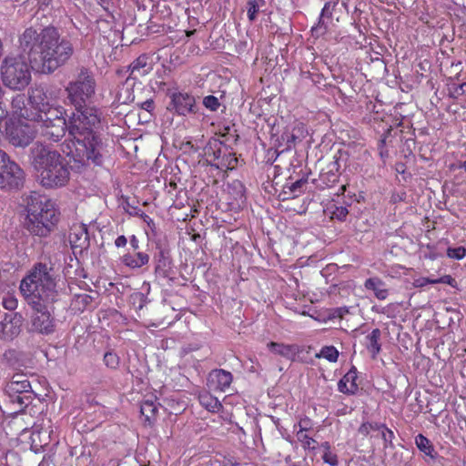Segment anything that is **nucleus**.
I'll return each instance as SVG.
<instances>
[{"mask_svg":"<svg viewBox=\"0 0 466 466\" xmlns=\"http://www.w3.org/2000/svg\"><path fill=\"white\" fill-rule=\"evenodd\" d=\"M102 113L97 107L74 111L67 120L43 119L37 123V132L46 139L57 142L68 132L61 150L81 166L103 162L105 147L100 135Z\"/></svg>","mask_w":466,"mask_h":466,"instance_id":"nucleus-1","label":"nucleus"},{"mask_svg":"<svg viewBox=\"0 0 466 466\" xmlns=\"http://www.w3.org/2000/svg\"><path fill=\"white\" fill-rule=\"evenodd\" d=\"M19 290L33 312L28 322L29 332L48 336L56 332L57 320L49 305L58 299L54 268L46 263H35L22 279Z\"/></svg>","mask_w":466,"mask_h":466,"instance_id":"nucleus-2","label":"nucleus"},{"mask_svg":"<svg viewBox=\"0 0 466 466\" xmlns=\"http://www.w3.org/2000/svg\"><path fill=\"white\" fill-rule=\"evenodd\" d=\"M19 48L26 56L32 69L51 74L73 55V46L61 37L58 31L48 26L38 31L30 26L19 35Z\"/></svg>","mask_w":466,"mask_h":466,"instance_id":"nucleus-3","label":"nucleus"},{"mask_svg":"<svg viewBox=\"0 0 466 466\" xmlns=\"http://www.w3.org/2000/svg\"><path fill=\"white\" fill-rule=\"evenodd\" d=\"M32 157L39 183L44 187L57 188L67 184L70 171L59 152L42 144H35L32 148Z\"/></svg>","mask_w":466,"mask_h":466,"instance_id":"nucleus-4","label":"nucleus"},{"mask_svg":"<svg viewBox=\"0 0 466 466\" xmlns=\"http://www.w3.org/2000/svg\"><path fill=\"white\" fill-rule=\"evenodd\" d=\"M26 212L28 229L37 236H46L58 221L55 203L36 192L26 198Z\"/></svg>","mask_w":466,"mask_h":466,"instance_id":"nucleus-5","label":"nucleus"},{"mask_svg":"<svg viewBox=\"0 0 466 466\" xmlns=\"http://www.w3.org/2000/svg\"><path fill=\"white\" fill-rule=\"evenodd\" d=\"M31 68L23 56L5 57L1 65L3 84L13 90H24L31 82Z\"/></svg>","mask_w":466,"mask_h":466,"instance_id":"nucleus-6","label":"nucleus"},{"mask_svg":"<svg viewBox=\"0 0 466 466\" xmlns=\"http://www.w3.org/2000/svg\"><path fill=\"white\" fill-rule=\"evenodd\" d=\"M96 80L93 74L86 68H82L76 80L71 81L66 88L67 98L76 110H84L86 103L96 93Z\"/></svg>","mask_w":466,"mask_h":466,"instance_id":"nucleus-7","label":"nucleus"},{"mask_svg":"<svg viewBox=\"0 0 466 466\" xmlns=\"http://www.w3.org/2000/svg\"><path fill=\"white\" fill-rule=\"evenodd\" d=\"M35 132L36 128L30 120L11 118L6 123V137L15 147L28 146L34 139Z\"/></svg>","mask_w":466,"mask_h":466,"instance_id":"nucleus-8","label":"nucleus"},{"mask_svg":"<svg viewBox=\"0 0 466 466\" xmlns=\"http://www.w3.org/2000/svg\"><path fill=\"white\" fill-rule=\"evenodd\" d=\"M25 181V172L10 157H7L5 165L0 169V187L5 189L19 188Z\"/></svg>","mask_w":466,"mask_h":466,"instance_id":"nucleus-9","label":"nucleus"},{"mask_svg":"<svg viewBox=\"0 0 466 466\" xmlns=\"http://www.w3.org/2000/svg\"><path fill=\"white\" fill-rule=\"evenodd\" d=\"M233 381V375L231 372L222 370L215 369L211 370L207 379V385L212 391L225 392Z\"/></svg>","mask_w":466,"mask_h":466,"instance_id":"nucleus-10","label":"nucleus"},{"mask_svg":"<svg viewBox=\"0 0 466 466\" xmlns=\"http://www.w3.org/2000/svg\"><path fill=\"white\" fill-rule=\"evenodd\" d=\"M195 105V98L187 93H174L171 96L169 109L175 110L177 115L186 116L192 112Z\"/></svg>","mask_w":466,"mask_h":466,"instance_id":"nucleus-11","label":"nucleus"},{"mask_svg":"<svg viewBox=\"0 0 466 466\" xmlns=\"http://www.w3.org/2000/svg\"><path fill=\"white\" fill-rule=\"evenodd\" d=\"M22 315L19 313L5 314L4 321L0 322V329L5 339H13L20 332Z\"/></svg>","mask_w":466,"mask_h":466,"instance_id":"nucleus-12","label":"nucleus"},{"mask_svg":"<svg viewBox=\"0 0 466 466\" xmlns=\"http://www.w3.org/2000/svg\"><path fill=\"white\" fill-rule=\"evenodd\" d=\"M68 239L73 248H86L89 245V235L86 225H73L69 231Z\"/></svg>","mask_w":466,"mask_h":466,"instance_id":"nucleus-13","label":"nucleus"},{"mask_svg":"<svg viewBox=\"0 0 466 466\" xmlns=\"http://www.w3.org/2000/svg\"><path fill=\"white\" fill-rule=\"evenodd\" d=\"M153 70V65L151 58L146 55H140L136 60H134L128 66L130 72L129 76L132 78H137L148 75Z\"/></svg>","mask_w":466,"mask_h":466,"instance_id":"nucleus-14","label":"nucleus"},{"mask_svg":"<svg viewBox=\"0 0 466 466\" xmlns=\"http://www.w3.org/2000/svg\"><path fill=\"white\" fill-rule=\"evenodd\" d=\"M357 370L355 368L350 370L338 382V390L346 394H354L358 390L356 383Z\"/></svg>","mask_w":466,"mask_h":466,"instance_id":"nucleus-15","label":"nucleus"},{"mask_svg":"<svg viewBox=\"0 0 466 466\" xmlns=\"http://www.w3.org/2000/svg\"><path fill=\"white\" fill-rule=\"evenodd\" d=\"M364 287L366 289L373 291L378 299L384 300L389 296V290L385 283L378 277L366 279Z\"/></svg>","mask_w":466,"mask_h":466,"instance_id":"nucleus-16","label":"nucleus"},{"mask_svg":"<svg viewBox=\"0 0 466 466\" xmlns=\"http://www.w3.org/2000/svg\"><path fill=\"white\" fill-rule=\"evenodd\" d=\"M415 444L419 451L427 458L426 461H434L438 455L431 441L423 434L415 437Z\"/></svg>","mask_w":466,"mask_h":466,"instance_id":"nucleus-17","label":"nucleus"},{"mask_svg":"<svg viewBox=\"0 0 466 466\" xmlns=\"http://www.w3.org/2000/svg\"><path fill=\"white\" fill-rule=\"evenodd\" d=\"M381 331L379 329H374L365 338V346L370 352L372 359H376L381 350V344L380 343Z\"/></svg>","mask_w":466,"mask_h":466,"instance_id":"nucleus-18","label":"nucleus"},{"mask_svg":"<svg viewBox=\"0 0 466 466\" xmlns=\"http://www.w3.org/2000/svg\"><path fill=\"white\" fill-rule=\"evenodd\" d=\"M65 115L66 109L63 106H54L52 104L49 106V108H46L37 114L35 121H43V119H50L51 121H54L55 119L67 120L65 117Z\"/></svg>","mask_w":466,"mask_h":466,"instance_id":"nucleus-19","label":"nucleus"},{"mask_svg":"<svg viewBox=\"0 0 466 466\" xmlns=\"http://www.w3.org/2000/svg\"><path fill=\"white\" fill-rule=\"evenodd\" d=\"M29 99L38 113L46 108H49V106L52 105L46 92L40 88L33 90Z\"/></svg>","mask_w":466,"mask_h":466,"instance_id":"nucleus-20","label":"nucleus"},{"mask_svg":"<svg viewBox=\"0 0 466 466\" xmlns=\"http://www.w3.org/2000/svg\"><path fill=\"white\" fill-rule=\"evenodd\" d=\"M339 178V163L334 161L327 167V170L320 174L321 182L328 187H333Z\"/></svg>","mask_w":466,"mask_h":466,"instance_id":"nucleus-21","label":"nucleus"},{"mask_svg":"<svg viewBox=\"0 0 466 466\" xmlns=\"http://www.w3.org/2000/svg\"><path fill=\"white\" fill-rule=\"evenodd\" d=\"M149 257L147 254L143 252H137L134 255L126 254L122 258V262L124 265L131 268H138L148 263Z\"/></svg>","mask_w":466,"mask_h":466,"instance_id":"nucleus-22","label":"nucleus"},{"mask_svg":"<svg viewBox=\"0 0 466 466\" xmlns=\"http://www.w3.org/2000/svg\"><path fill=\"white\" fill-rule=\"evenodd\" d=\"M170 270L171 259L168 254L165 250L161 249L157 259L156 273L162 278H167L168 277Z\"/></svg>","mask_w":466,"mask_h":466,"instance_id":"nucleus-23","label":"nucleus"},{"mask_svg":"<svg viewBox=\"0 0 466 466\" xmlns=\"http://www.w3.org/2000/svg\"><path fill=\"white\" fill-rule=\"evenodd\" d=\"M198 399L201 406L210 412H218L222 409L221 402L209 392L199 394Z\"/></svg>","mask_w":466,"mask_h":466,"instance_id":"nucleus-24","label":"nucleus"},{"mask_svg":"<svg viewBox=\"0 0 466 466\" xmlns=\"http://www.w3.org/2000/svg\"><path fill=\"white\" fill-rule=\"evenodd\" d=\"M45 431H33L31 434V450L35 453H39L44 451V447L48 444L49 436Z\"/></svg>","mask_w":466,"mask_h":466,"instance_id":"nucleus-25","label":"nucleus"},{"mask_svg":"<svg viewBox=\"0 0 466 466\" xmlns=\"http://www.w3.org/2000/svg\"><path fill=\"white\" fill-rule=\"evenodd\" d=\"M12 108L14 115L17 116L16 118L28 120L25 110V96L24 94H18L14 96L12 100Z\"/></svg>","mask_w":466,"mask_h":466,"instance_id":"nucleus-26","label":"nucleus"},{"mask_svg":"<svg viewBox=\"0 0 466 466\" xmlns=\"http://www.w3.org/2000/svg\"><path fill=\"white\" fill-rule=\"evenodd\" d=\"M268 348L270 351L275 354L280 355L287 359H291L295 355V348L291 345H286L283 343L269 342Z\"/></svg>","mask_w":466,"mask_h":466,"instance_id":"nucleus-27","label":"nucleus"},{"mask_svg":"<svg viewBox=\"0 0 466 466\" xmlns=\"http://www.w3.org/2000/svg\"><path fill=\"white\" fill-rule=\"evenodd\" d=\"M304 422H299V429L296 432V436L299 441L301 442L304 449H312L316 448L317 441L305 433L307 431V426L303 425Z\"/></svg>","mask_w":466,"mask_h":466,"instance_id":"nucleus-28","label":"nucleus"},{"mask_svg":"<svg viewBox=\"0 0 466 466\" xmlns=\"http://www.w3.org/2000/svg\"><path fill=\"white\" fill-rule=\"evenodd\" d=\"M266 6L265 0H248L247 3V15L250 22L257 19L258 14Z\"/></svg>","mask_w":466,"mask_h":466,"instance_id":"nucleus-29","label":"nucleus"},{"mask_svg":"<svg viewBox=\"0 0 466 466\" xmlns=\"http://www.w3.org/2000/svg\"><path fill=\"white\" fill-rule=\"evenodd\" d=\"M157 410V405L152 400H146L140 405V412L147 421L154 418Z\"/></svg>","mask_w":466,"mask_h":466,"instance_id":"nucleus-30","label":"nucleus"},{"mask_svg":"<svg viewBox=\"0 0 466 466\" xmlns=\"http://www.w3.org/2000/svg\"><path fill=\"white\" fill-rule=\"evenodd\" d=\"M306 129L305 126L302 123H297L293 128L290 134L286 133L287 137V142L289 143H295L297 140H300L305 137Z\"/></svg>","mask_w":466,"mask_h":466,"instance_id":"nucleus-31","label":"nucleus"},{"mask_svg":"<svg viewBox=\"0 0 466 466\" xmlns=\"http://www.w3.org/2000/svg\"><path fill=\"white\" fill-rule=\"evenodd\" d=\"M317 357L326 359L329 362H336L339 358V351L334 346H325L317 354Z\"/></svg>","mask_w":466,"mask_h":466,"instance_id":"nucleus-32","label":"nucleus"},{"mask_svg":"<svg viewBox=\"0 0 466 466\" xmlns=\"http://www.w3.org/2000/svg\"><path fill=\"white\" fill-rule=\"evenodd\" d=\"M237 162L238 159L229 153L220 162L213 163L211 166L218 169H232Z\"/></svg>","mask_w":466,"mask_h":466,"instance_id":"nucleus-33","label":"nucleus"},{"mask_svg":"<svg viewBox=\"0 0 466 466\" xmlns=\"http://www.w3.org/2000/svg\"><path fill=\"white\" fill-rule=\"evenodd\" d=\"M328 20L329 19L327 17L320 15L318 24L311 28L312 35L319 37L326 34L329 27Z\"/></svg>","mask_w":466,"mask_h":466,"instance_id":"nucleus-34","label":"nucleus"},{"mask_svg":"<svg viewBox=\"0 0 466 466\" xmlns=\"http://www.w3.org/2000/svg\"><path fill=\"white\" fill-rule=\"evenodd\" d=\"M104 363L107 368L116 370L119 365V357L115 352L107 351L104 355Z\"/></svg>","mask_w":466,"mask_h":466,"instance_id":"nucleus-35","label":"nucleus"},{"mask_svg":"<svg viewBox=\"0 0 466 466\" xmlns=\"http://www.w3.org/2000/svg\"><path fill=\"white\" fill-rule=\"evenodd\" d=\"M2 305L5 309L13 311L17 308L18 300L14 294L7 293L3 297Z\"/></svg>","mask_w":466,"mask_h":466,"instance_id":"nucleus-36","label":"nucleus"},{"mask_svg":"<svg viewBox=\"0 0 466 466\" xmlns=\"http://www.w3.org/2000/svg\"><path fill=\"white\" fill-rule=\"evenodd\" d=\"M447 256L452 259H462L466 256V248L464 247L448 248Z\"/></svg>","mask_w":466,"mask_h":466,"instance_id":"nucleus-37","label":"nucleus"},{"mask_svg":"<svg viewBox=\"0 0 466 466\" xmlns=\"http://www.w3.org/2000/svg\"><path fill=\"white\" fill-rule=\"evenodd\" d=\"M203 105L211 111H216L218 109L220 103L218 97L214 96H207L203 99Z\"/></svg>","mask_w":466,"mask_h":466,"instance_id":"nucleus-38","label":"nucleus"},{"mask_svg":"<svg viewBox=\"0 0 466 466\" xmlns=\"http://www.w3.org/2000/svg\"><path fill=\"white\" fill-rule=\"evenodd\" d=\"M331 214H332V218H336L338 220L343 221L346 219V218L349 214V211H348L347 208H345V207L336 206L334 208V209L332 210Z\"/></svg>","mask_w":466,"mask_h":466,"instance_id":"nucleus-39","label":"nucleus"},{"mask_svg":"<svg viewBox=\"0 0 466 466\" xmlns=\"http://www.w3.org/2000/svg\"><path fill=\"white\" fill-rule=\"evenodd\" d=\"M307 184V179L301 178L290 184L289 190L293 194L302 192L303 187Z\"/></svg>","mask_w":466,"mask_h":466,"instance_id":"nucleus-40","label":"nucleus"},{"mask_svg":"<svg viewBox=\"0 0 466 466\" xmlns=\"http://www.w3.org/2000/svg\"><path fill=\"white\" fill-rule=\"evenodd\" d=\"M322 460L324 461L325 463H328L330 466H337L339 463L337 455L331 452V451L324 452L322 455Z\"/></svg>","mask_w":466,"mask_h":466,"instance_id":"nucleus-41","label":"nucleus"},{"mask_svg":"<svg viewBox=\"0 0 466 466\" xmlns=\"http://www.w3.org/2000/svg\"><path fill=\"white\" fill-rule=\"evenodd\" d=\"M398 309L397 304H389L385 307H383L380 313L386 315L388 318H394L395 317V311Z\"/></svg>","mask_w":466,"mask_h":466,"instance_id":"nucleus-42","label":"nucleus"},{"mask_svg":"<svg viewBox=\"0 0 466 466\" xmlns=\"http://www.w3.org/2000/svg\"><path fill=\"white\" fill-rule=\"evenodd\" d=\"M380 432L385 442H391L394 438V433L391 430L388 429L386 425H382Z\"/></svg>","mask_w":466,"mask_h":466,"instance_id":"nucleus-43","label":"nucleus"},{"mask_svg":"<svg viewBox=\"0 0 466 466\" xmlns=\"http://www.w3.org/2000/svg\"><path fill=\"white\" fill-rule=\"evenodd\" d=\"M334 6L335 4H332L331 2H327L321 10L320 15L327 17L328 19H330Z\"/></svg>","mask_w":466,"mask_h":466,"instance_id":"nucleus-44","label":"nucleus"},{"mask_svg":"<svg viewBox=\"0 0 466 466\" xmlns=\"http://www.w3.org/2000/svg\"><path fill=\"white\" fill-rule=\"evenodd\" d=\"M428 284H435L434 279L430 278H419L414 279L413 286L415 288H422Z\"/></svg>","mask_w":466,"mask_h":466,"instance_id":"nucleus-45","label":"nucleus"},{"mask_svg":"<svg viewBox=\"0 0 466 466\" xmlns=\"http://www.w3.org/2000/svg\"><path fill=\"white\" fill-rule=\"evenodd\" d=\"M11 387L13 390H15L17 391H27V388L30 387L29 385V382L25 380V381H12L11 382Z\"/></svg>","mask_w":466,"mask_h":466,"instance_id":"nucleus-46","label":"nucleus"},{"mask_svg":"<svg viewBox=\"0 0 466 466\" xmlns=\"http://www.w3.org/2000/svg\"><path fill=\"white\" fill-rule=\"evenodd\" d=\"M385 145H386V138L383 137V138L380 139L378 147H379V151H380V156L383 161H385V159L389 157V153H388V150L385 148Z\"/></svg>","mask_w":466,"mask_h":466,"instance_id":"nucleus-47","label":"nucleus"},{"mask_svg":"<svg viewBox=\"0 0 466 466\" xmlns=\"http://www.w3.org/2000/svg\"><path fill=\"white\" fill-rule=\"evenodd\" d=\"M371 432V422H363L359 428V433L368 436Z\"/></svg>","mask_w":466,"mask_h":466,"instance_id":"nucleus-48","label":"nucleus"},{"mask_svg":"<svg viewBox=\"0 0 466 466\" xmlns=\"http://www.w3.org/2000/svg\"><path fill=\"white\" fill-rule=\"evenodd\" d=\"M140 107L147 112H152L155 108V103L153 99H147L140 104Z\"/></svg>","mask_w":466,"mask_h":466,"instance_id":"nucleus-49","label":"nucleus"},{"mask_svg":"<svg viewBox=\"0 0 466 466\" xmlns=\"http://www.w3.org/2000/svg\"><path fill=\"white\" fill-rule=\"evenodd\" d=\"M233 186L238 190V197L236 198H243L244 197V187L239 181H234Z\"/></svg>","mask_w":466,"mask_h":466,"instance_id":"nucleus-50","label":"nucleus"},{"mask_svg":"<svg viewBox=\"0 0 466 466\" xmlns=\"http://www.w3.org/2000/svg\"><path fill=\"white\" fill-rule=\"evenodd\" d=\"M127 238L125 236H118L116 240H115V245L117 247V248H123L127 245Z\"/></svg>","mask_w":466,"mask_h":466,"instance_id":"nucleus-51","label":"nucleus"},{"mask_svg":"<svg viewBox=\"0 0 466 466\" xmlns=\"http://www.w3.org/2000/svg\"><path fill=\"white\" fill-rule=\"evenodd\" d=\"M452 279L449 275H445L440 279H434L435 284L438 283H444V284H451Z\"/></svg>","mask_w":466,"mask_h":466,"instance_id":"nucleus-52","label":"nucleus"},{"mask_svg":"<svg viewBox=\"0 0 466 466\" xmlns=\"http://www.w3.org/2000/svg\"><path fill=\"white\" fill-rule=\"evenodd\" d=\"M8 155L0 149V169L4 167V165H5L7 160Z\"/></svg>","mask_w":466,"mask_h":466,"instance_id":"nucleus-53","label":"nucleus"},{"mask_svg":"<svg viewBox=\"0 0 466 466\" xmlns=\"http://www.w3.org/2000/svg\"><path fill=\"white\" fill-rule=\"evenodd\" d=\"M130 246L134 250H137L139 248V241L135 235L130 238Z\"/></svg>","mask_w":466,"mask_h":466,"instance_id":"nucleus-54","label":"nucleus"},{"mask_svg":"<svg viewBox=\"0 0 466 466\" xmlns=\"http://www.w3.org/2000/svg\"><path fill=\"white\" fill-rule=\"evenodd\" d=\"M222 466H240V464L236 461L234 462L231 460H225L222 462Z\"/></svg>","mask_w":466,"mask_h":466,"instance_id":"nucleus-55","label":"nucleus"},{"mask_svg":"<svg viewBox=\"0 0 466 466\" xmlns=\"http://www.w3.org/2000/svg\"><path fill=\"white\" fill-rule=\"evenodd\" d=\"M465 89H466V83H463V84L460 85V86L456 88L455 92H456L458 95H460V94H463V93L465 92Z\"/></svg>","mask_w":466,"mask_h":466,"instance_id":"nucleus-56","label":"nucleus"},{"mask_svg":"<svg viewBox=\"0 0 466 466\" xmlns=\"http://www.w3.org/2000/svg\"><path fill=\"white\" fill-rule=\"evenodd\" d=\"M382 425H383V424H380V423H376V422H375V423H372V422H371V431H380V429L382 428Z\"/></svg>","mask_w":466,"mask_h":466,"instance_id":"nucleus-57","label":"nucleus"},{"mask_svg":"<svg viewBox=\"0 0 466 466\" xmlns=\"http://www.w3.org/2000/svg\"><path fill=\"white\" fill-rule=\"evenodd\" d=\"M143 219H144V221H145L148 226H150L151 224H154L153 219H152L149 216H147V215H146V214H144V215H143Z\"/></svg>","mask_w":466,"mask_h":466,"instance_id":"nucleus-58","label":"nucleus"},{"mask_svg":"<svg viewBox=\"0 0 466 466\" xmlns=\"http://www.w3.org/2000/svg\"><path fill=\"white\" fill-rule=\"evenodd\" d=\"M321 448L324 450V452H328V451H330V445L328 441H325L321 444Z\"/></svg>","mask_w":466,"mask_h":466,"instance_id":"nucleus-59","label":"nucleus"},{"mask_svg":"<svg viewBox=\"0 0 466 466\" xmlns=\"http://www.w3.org/2000/svg\"><path fill=\"white\" fill-rule=\"evenodd\" d=\"M37 1H38V3L45 5H48L51 2V0H37Z\"/></svg>","mask_w":466,"mask_h":466,"instance_id":"nucleus-60","label":"nucleus"},{"mask_svg":"<svg viewBox=\"0 0 466 466\" xmlns=\"http://www.w3.org/2000/svg\"><path fill=\"white\" fill-rule=\"evenodd\" d=\"M461 167L465 170L466 172V161H464L461 165Z\"/></svg>","mask_w":466,"mask_h":466,"instance_id":"nucleus-61","label":"nucleus"},{"mask_svg":"<svg viewBox=\"0 0 466 466\" xmlns=\"http://www.w3.org/2000/svg\"><path fill=\"white\" fill-rule=\"evenodd\" d=\"M218 154H219V151L218 152H214V156H215L216 158H218V156H217Z\"/></svg>","mask_w":466,"mask_h":466,"instance_id":"nucleus-62","label":"nucleus"}]
</instances>
